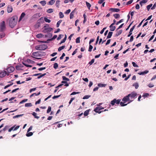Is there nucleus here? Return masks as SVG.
I'll return each instance as SVG.
<instances>
[{
	"label": "nucleus",
	"instance_id": "obj_28",
	"mask_svg": "<svg viewBox=\"0 0 156 156\" xmlns=\"http://www.w3.org/2000/svg\"><path fill=\"white\" fill-rule=\"evenodd\" d=\"M86 4L87 6V7L88 8V9L90 10V7L91 6V5L90 4L89 2H86Z\"/></svg>",
	"mask_w": 156,
	"mask_h": 156
},
{
	"label": "nucleus",
	"instance_id": "obj_52",
	"mask_svg": "<svg viewBox=\"0 0 156 156\" xmlns=\"http://www.w3.org/2000/svg\"><path fill=\"white\" fill-rule=\"evenodd\" d=\"M51 107L50 106H49L48 107V109L47 110V113H49L51 111Z\"/></svg>",
	"mask_w": 156,
	"mask_h": 156
},
{
	"label": "nucleus",
	"instance_id": "obj_25",
	"mask_svg": "<svg viewBox=\"0 0 156 156\" xmlns=\"http://www.w3.org/2000/svg\"><path fill=\"white\" fill-rule=\"evenodd\" d=\"M106 85V84H103L101 83H99L98 84V86L99 87H105Z\"/></svg>",
	"mask_w": 156,
	"mask_h": 156
},
{
	"label": "nucleus",
	"instance_id": "obj_39",
	"mask_svg": "<svg viewBox=\"0 0 156 156\" xmlns=\"http://www.w3.org/2000/svg\"><path fill=\"white\" fill-rule=\"evenodd\" d=\"M59 17L60 18H63L64 16V15L63 13L61 12H59Z\"/></svg>",
	"mask_w": 156,
	"mask_h": 156
},
{
	"label": "nucleus",
	"instance_id": "obj_21",
	"mask_svg": "<svg viewBox=\"0 0 156 156\" xmlns=\"http://www.w3.org/2000/svg\"><path fill=\"white\" fill-rule=\"evenodd\" d=\"M55 2V0H51L48 2V4L50 5H52Z\"/></svg>",
	"mask_w": 156,
	"mask_h": 156
},
{
	"label": "nucleus",
	"instance_id": "obj_38",
	"mask_svg": "<svg viewBox=\"0 0 156 156\" xmlns=\"http://www.w3.org/2000/svg\"><path fill=\"white\" fill-rule=\"evenodd\" d=\"M113 16L115 19H117L120 17V15L117 13L115 14Z\"/></svg>",
	"mask_w": 156,
	"mask_h": 156
},
{
	"label": "nucleus",
	"instance_id": "obj_23",
	"mask_svg": "<svg viewBox=\"0 0 156 156\" xmlns=\"http://www.w3.org/2000/svg\"><path fill=\"white\" fill-rule=\"evenodd\" d=\"M133 86L135 87L136 89H137L139 87V84L137 83H133Z\"/></svg>",
	"mask_w": 156,
	"mask_h": 156
},
{
	"label": "nucleus",
	"instance_id": "obj_37",
	"mask_svg": "<svg viewBox=\"0 0 156 156\" xmlns=\"http://www.w3.org/2000/svg\"><path fill=\"white\" fill-rule=\"evenodd\" d=\"M25 106L26 107H31L32 106V105L31 103H27L25 104Z\"/></svg>",
	"mask_w": 156,
	"mask_h": 156
},
{
	"label": "nucleus",
	"instance_id": "obj_10",
	"mask_svg": "<svg viewBox=\"0 0 156 156\" xmlns=\"http://www.w3.org/2000/svg\"><path fill=\"white\" fill-rule=\"evenodd\" d=\"M13 9L12 6L11 5H9L7 7V11L8 13H10L12 12Z\"/></svg>",
	"mask_w": 156,
	"mask_h": 156
},
{
	"label": "nucleus",
	"instance_id": "obj_17",
	"mask_svg": "<svg viewBox=\"0 0 156 156\" xmlns=\"http://www.w3.org/2000/svg\"><path fill=\"white\" fill-rule=\"evenodd\" d=\"M110 10L113 12H118L120 11V10L119 9H115V8H111Z\"/></svg>",
	"mask_w": 156,
	"mask_h": 156
},
{
	"label": "nucleus",
	"instance_id": "obj_32",
	"mask_svg": "<svg viewBox=\"0 0 156 156\" xmlns=\"http://www.w3.org/2000/svg\"><path fill=\"white\" fill-rule=\"evenodd\" d=\"M46 75V73H44L43 74L41 73V74H40V75H39V76L37 77V79H40L42 77L44 76H45Z\"/></svg>",
	"mask_w": 156,
	"mask_h": 156
},
{
	"label": "nucleus",
	"instance_id": "obj_43",
	"mask_svg": "<svg viewBox=\"0 0 156 156\" xmlns=\"http://www.w3.org/2000/svg\"><path fill=\"white\" fill-rule=\"evenodd\" d=\"M62 22V20H59L57 22V24H56V27H59L60 24Z\"/></svg>",
	"mask_w": 156,
	"mask_h": 156
},
{
	"label": "nucleus",
	"instance_id": "obj_46",
	"mask_svg": "<svg viewBox=\"0 0 156 156\" xmlns=\"http://www.w3.org/2000/svg\"><path fill=\"white\" fill-rule=\"evenodd\" d=\"M152 4H151L148 5L147 6V9L148 11H149L150 9L152 7Z\"/></svg>",
	"mask_w": 156,
	"mask_h": 156
},
{
	"label": "nucleus",
	"instance_id": "obj_36",
	"mask_svg": "<svg viewBox=\"0 0 156 156\" xmlns=\"http://www.w3.org/2000/svg\"><path fill=\"white\" fill-rule=\"evenodd\" d=\"M40 92H39L37 94H36V93H33V94H32L30 96V97H31L33 96H34V95H36V96H38V95H39L40 94Z\"/></svg>",
	"mask_w": 156,
	"mask_h": 156
},
{
	"label": "nucleus",
	"instance_id": "obj_8",
	"mask_svg": "<svg viewBox=\"0 0 156 156\" xmlns=\"http://www.w3.org/2000/svg\"><path fill=\"white\" fill-rule=\"evenodd\" d=\"M137 95V94L135 92H133L131 94H128V96L131 98H135Z\"/></svg>",
	"mask_w": 156,
	"mask_h": 156
},
{
	"label": "nucleus",
	"instance_id": "obj_61",
	"mask_svg": "<svg viewBox=\"0 0 156 156\" xmlns=\"http://www.w3.org/2000/svg\"><path fill=\"white\" fill-rule=\"evenodd\" d=\"M123 19H121L120 20H119V21L118 22L116 23V25H118L119 23L123 22Z\"/></svg>",
	"mask_w": 156,
	"mask_h": 156
},
{
	"label": "nucleus",
	"instance_id": "obj_54",
	"mask_svg": "<svg viewBox=\"0 0 156 156\" xmlns=\"http://www.w3.org/2000/svg\"><path fill=\"white\" fill-rule=\"evenodd\" d=\"M132 64L133 66L134 67H138V66L137 64H136V63L134 62H132Z\"/></svg>",
	"mask_w": 156,
	"mask_h": 156
},
{
	"label": "nucleus",
	"instance_id": "obj_15",
	"mask_svg": "<svg viewBox=\"0 0 156 156\" xmlns=\"http://www.w3.org/2000/svg\"><path fill=\"white\" fill-rule=\"evenodd\" d=\"M15 126L16 125H14L11 128V129L12 130H13V131H16L20 127L19 126H17L16 127H15Z\"/></svg>",
	"mask_w": 156,
	"mask_h": 156
},
{
	"label": "nucleus",
	"instance_id": "obj_9",
	"mask_svg": "<svg viewBox=\"0 0 156 156\" xmlns=\"http://www.w3.org/2000/svg\"><path fill=\"white\" fill-rule=\"evenodd\" d=\"M53 29L51 27H48L47 28H45V29H44L43 31L44 33H48L50 32Z\"/></svg>",
	"mask_w": 156,
	"mask_h": 156
},
{
	"label": "nucleus",
	"instance_id": "obj_58",
	"mask_svg": "<svg viewBox=\"0 0 156 156\" xmlns=\"http://www.w3.org/2000/svg\"><path fill=\"white\" fill-rule=\"evenodd\" d=\"M80 37H78L76 39V43H79L80 42Z\"/></svg>",
	"mask_w": 156,
	"mask_h": 156
},
{
	"label": "nucleus",
	"instance_id": "obj_26",
	"mask_svg": "<svg viewBox=\"0 0 156 156\" xmlns=\"http://www.w3.org/2000/svg\"><path fill=\"white\" fill-rule=\"evenodd\" d=\"M147 2V0H142L140 2V4L142 6V4L143 3H146Z\"/></svg>",
	"mask_w": 156,
	"mask_h": 156
},
{
	"label": "nucleus",
	"instance_id": "obj_50",
	"mask_svg": "<svg viewBox=\"0 0 156 156\" xmlns=\"http://www.w3.org/2000/svg\"><path fill=\"white\" fill-rule=\"evenodd\" d=\"M93 48V46L91 45L90 44L89 47V48L88 49V51H90V52L91 51H92V49Z\"/></svg>",
	"mask_w": 156,
	"mask_h": 156
},
{
	"label": "nucleus",
	"instance_id": "obj_48",
	"mask_svg": "<svg viewBox=\"0 0 156 156\" xmlns=\"http://www.w3.org/2000/svg\"><path fill=\"white\" fill-rule=\"evenodd\" d=\"M90 97V95H87L84 96L83 98V99H87Z\"/></svg>",
	"mask_w": 156,
	"mask_h": 156
},
{
	"label": "nucleus",
	"instance_id": "obj_34",
	"mask_svg": "<svg viewBox=\"0 0 156 156\" xmlns=\"http://www.w3.org/2000/svg\"><path fill=\"white\" fill-rule=\"evenodd\" d=\"M65 47L66 46L65 45H63L62 46L59 47L58 48V51H61L62 50L64 49L65 48Z\"/></svg>",
	"mask_w": 156,
	"mask_h": 156
},
{
	"label": "nucleus",
	"instance_id": "obj_1",
	"mask_svg": "<svg viewBox=\"0 0 156 156\" xmlns=\"http://www.w3.org/2000/svg\"><path fill=\"white\" fill-rule=\"evenodd\" d=\"M6 29L5 23L2 21L0 23V37L2 38L5 36V34L4 32Z\"/></svg>",
	"mask_w": 156,
	"mask_h": 156
},
{
	"label": "nucleus",
	"instance_id": "obj_62",
	"mask_svg": "<svg viewBox=\"0 0 156 156\" xmlns=\"http://www.w3.org/2000/svg\"><path fill=\"white\" fill-rule=\"evenodd\" d=\"M75 99V98H71L69 102V104H71V103H72V101Z\"/></svg>",
	"mask_w": 156,
	"mask_h": 156
},
{
	"label": "nucleus",
	"instance_id": "obj_18",
	"mask_svg": "<svg viewBox=\"0 0 156 156\" xmlns=\"http://www.w3.org/2000/svg\"><path fill=\"white\" fill-rule=\"evenodd\" d=\"M40 3L43 6H44L46 3V2L45 0L41 1L40 2Z\"/></svg>",
	"mask_w": 156,
	"mask_h": 156
},
{
	"label": "nucleus",
	"instance_id": "obj_59",
	"mask_svg": "<svg viewBox=\"0 0 156 156\" xmlns=\"http://www.w3.org/2000/svg\"><path fill=\"white\" fill-rule=\"evenodd\" d=\"M70 11H71L70 9H69L67 10L65 12V13L66 14H69L70 13Z\"/></svg>",
	"mask_w": 156,
	"mask_h": 156
},
{
	"label": "nucleus",
	"instance_id": "obj_20",
	"mask_svg": "<svg viewBox=\"0 0 156 156\" xmlns=\"http://www.w3.org/2000/svg\"><path fill=\"white\" fill-rule=\"evenodd\" d=\"M60 2V1L59 0H57L56 1V3H55V5L58 8L59 7Z\"/></svg>",
	"mask_w": 156,
	"mask_h": 156
},
{
	"label": "nucleus",
	"instance_id": "obj_31",
	"mask_svg": "<svg viewBox=\"0 0 156 156\" xmlns=\"http://www.w3.org/2000/svg\"><path fill=\"white\" fill-rule=\"evenodd\" d=\"M66 35H65V37L63 39V40L62 41H61V42L59 44H62L65 42L66 39Z\"/></svg>",
	"mask_w": 156,
	"mask_h": 156
},
{
	"label": "nucleus",
	"instance_id": "obj_53",
	"mask_svg": "<svg viewBox=\"0 0 156 156\" xmlns=\"http://www.w3.org/2000/svg\"><path fill=\"white\" fill-rule=\"evenodd\" d=\"M120 105L121 106H125L126 105H127V104H124V103L122 102H120Z\"/></svg>",
	"mask_w": 156,
	"mask_h": 156
},
{
	"label": "nucleus",
	"instance_id": "obj_56",
	"mask_svg": "<svg viewBox=\"0 0 156 156\" xmlns=\"http://www.w3.org/2000/svg\"><path fill=\"white\" fill-rule=\"evenodd\" d=\"M27 99H23V100H22L20 103V104H22L23 103H24V102H26V101H27Z\"/></svg>",
	"mask_w": 156,
	"mask_h": 156
},
{
	"label": "nucleus",
	"instance_id": "obj_42",
	"mask_svg": "<svg viewBox=\"0 0 156 156\" xmlns=\"http://www.w3.org/2000/svg\"><path fill=\"white\" fill-rule=\"evenodd\" d=\"M43 36V35L42 34H40L37 35L36 37L38 38H41Z\"/></svg>",
	"mask_w": 156,
	"mask_h": 156
},
{
	"label": "nucleus",
	"instance_id": "obj_4",
	"mask_svg": "<svg viewBox=\"0 0 156 156\" xmlns=\"http://www.w3.org/2000/svg\"><path fill=\"white\" fill-rule=\"evenodd\" d=\"M120 101V99L117 100L116 99H114L111 101V104L112 105H115V104L118 105L119 104Z\"/></svg>",
	"mask_w": 156,
	"mask_h": 156
},
{
	"label": "nucleus",
	"instance_id": "obj_49",
	"mask_svg": "<svg viewBox=\"0 0 156 156\" xmlns=\"http://www.w3.org/2000/svg\"><path fill=\"white\" fill-rule=\"evenodd\" d=\"M94 59H92L89 62V64L90 65H91L94 62Z\"/></svg>",
	"mask_w": 156,
	"mask_h": 156
},
{
	"label": "nucleus",
	"instance_id": "obj_33",
	"mask_svg": "<svg viewBox=\"0 0 156 156\" xmlns=\"http://www.w3.org/2000/svg\"><path fill=\"white\" fill-rule=\"evenodd\" d=\"M39 52H40V53H39V54H40V55H39V56H44L45 55V53L43 51H39Z\"/></svg>",
	"mask_w": 156,
	"mask_h": 156
},
{
	"label": "nucleus",
	"instance_id": "obj_40",
	"mask_svg": "<svg viewBox=\"0 0 156 156\" xmlns=\"http://www.w3.org/2000/svg\"><path fill=\"white\" fill-rule=\"evenodd\" d=\"M33 134V133L31 132L27 133L26 134L27 136L29 137L32 136Z\"/></svg>",
	"mask_w": 156,
	"mask_h": 156
},
{
	"label": "nucleus",
	"instance_id": "obj_7",
	"mask_svg": "<svg viewBox=\"0 0 156 156\" xmlns=\"http://www.w3.org/2000/svg\"><path fill=\"white\" fill-rule=\"evenodd\" d=\"M9 75V74L8 73L5 71H4L3 72L0 73V77H3L5 76L6 75Z\"/></svg>",
	"mask_w": 156,
	"mask_h": 156
},
{
	"label": "nucleus",
	"instance_id": "obj_19",
	"mask_svg": "<svg viewBox=\"0 0 156 156\" xmlns=\"http://www.w3.org/2000/svg\"><path fill=\"white\" fill-rule=\"evenodd\" d=\"M112 33H113L112 32H109L108 33V35L107 36V38L108 39L110 38L112 35Z\"/></svg>",
	"mask_w": 156,
	"mask_h": 156
},
{
	"label": "nucleus",
	"instance_id": "obj_29",
	"mask_svg": "<svg viewBox=\"0 0 156 156\" xmlns=\"http://www.w3.org/2000/svg\"><path fill=\"white\" fill-rule=\"evenodd\" d=\"M87 110L85 111L84 113V115L85 116H87L89 113V110Z\"/></svg>",
	"mask_w": 156,
	"mask_h": 156
},
{
	"label": "nucleus",
	"instance_id": "obj_64",
	"mask_svg": "<svg viewBox=\"0 0 156 156\" xmlns=\"http://www.w3.org/2000/svg\"><path fill=\"white\" fill-rule=\"evenodd\" d=\"M16 68L17 70H20L21 69L20 68V66H16Z\"/></svg>",
	"mask_w": 156,
	"mask_h": 156
},
{
	"label": "nucleus",
	"instance_id": "obj_44",
	"mask_svg": "<svg viewBox=\"0 0 156 156\" xmlns=\"http://www.w3.org/2000/svg\"><path fill=\"white\" fill-rule=\"evenodd\" d=\"M23 115V114L17 115H15V116H14L13 117V119H15V118H18V117H21L22 115Z\"/></svg>",
	"mask_w": 156,
	"mask_h": 156
},
{
	"label": "nucleus",
	"instance_id": "obj_63",
	"mask_svg": "<svg viewBox=\"0 0 156 156\" xmlns=\"http://www.w3.org/2000/svg\"><path fill=\"white\" fill-rule=\"evenodd\" d=\"M149 96V94L148 93H145L143 95V96L144 98H146V97H147L148 96Z\"/></svg>",
	"mask_w": 156,
	"mask_h": 156
},
{
	"label": "nucleus",
	"instance_id": "obj_60",
	"mask_svg": "<svg viewBox=\"0 0 156 156\" xmlns=\"http://www.w3.org/2000/svg\"><path fill=\"white\" fill-rule=\"evenodd\" d=\"M62 36L63 37V35L62 34H60L57 38V40H58L62 38Z\"/></svg>",
	"mask_w": 156,
	"mask_h": 156
},
{
	"label": "nucleus",
	"instance_id": "obj_12",
	"mask_svg": "<svg viewBox=\"0 0 156 156\" xmlns=\"http://www.w3.org/2000/svg\"><path fill=\"white\" fill-rule=\"evenodd\" d=\"M135 25H134L132 27V28H131L130 29L129 33V34L128 35V37H130L132 35V32L133 31L134 29L135 28Z\"/></svg>",
	"mask_w": 156,
	"mask_h": 156
},
{
	"label": "nucleus",
	"instance_id": "obj_16",
	"mask_svg": "<svg viewBox=\"0 0 156 156\" xmlns=\"http://www.w3.org/2000/svg\"><path fill=\"white\" fill-rule=\"evenodd\" d=\"M39 53H40V52H39V51H37L35 52H34L32 53V55L35 57H38L39 56V55H40V54H39Z\"/></svg>",
	"mask_w": 156,
	"mask_h": 156
},
{
	"label": "nucleus",
	"instance_id": "obj_51",
	"mask_svg": "<svg viewBox=\"0 0 156 156\" xmlns=\"http://www.w3.org/2000/svg\"><path fill=\"white\" fill-rule=\"evenodd\" d=\"M13 84V83H12L11 84H9L8 85H7L6 86H5L4 87V89H6V88H7V87H10V86H12V84Z\"/></svg>",
	"mask_w": 156,
	"mask_h": 156
},
{
	"label": "nucleus",
	"instance_id": "obj_11",
	"mask_svg": "<svg viewBox=\"0 0 156 156\" xmlns=\"http://www.w3.org/2000/svg\"><path fill=\"white\" fill-rule=\"evenodd\" d=\"M100 110V108L98 107H96L94 110V111L95 112L97 113H98L99 114L101 113L102 112H103L102 111H99Z\"/></svg>",
	"mask_w": 156,
	"mask_h": 156
},
{
	"label": "nucleus",
	"instance_id": "obj_57",
	"mask_svg": "<svg viewBox=\"0 0 156 156\" xmlns=\"http://www.w3.org/2000/svg\"><path fill=\"white\" fill-rule=\"evenodd\" d=\"M80 93V92H76L75 91H74L73 92H72L71 94V95H73L76 94H78Z\"/></svg>",
	"mask_w": 156,
	"mask_h": 156
},
{
	"label": "nucleus",
	"instance_id": "obj_27",
	"mask_svg": "<svg viewBox=\"0 0 156 156\" xmlns=\"http://www.w3.org/2000/svg\"><path fill=\"white\" fill-rule=\"evenodd\" d=\"M25 13H24V12L22 13L21 14V16H20V18L19 20V21H20V20H21V19L23 17H24V16H25Z\"/></svg>",
	"mask_w": 156,
	"mask_h": 156
},
{
	"label": "nucleus",
	"instance_id": "obj_45",
	"mask_svg": "<svg viewBox=\"0 0 156 156\" xmlns=\"http://www.w3.org/2000/svg\"><path fill=\"white\" fill-rule=\"evenodd\" d=\"M58 66V64L56 63H55L54 64L53 67L55 69H56L57 68V67Z\"/></svg>",
	"mask_w": 156,
	"mask_h": 156
},
{
	"label": "nucleus",
	"instance_id": "obj_55",
	"mask_svg": "<svg viewBox=\"0 0 156 156\" xmlns=\"http://www.w3.org/2000/svg\"><path fill=\"white\" fill-rule=\"evenodd\" d=\"M133 0H131L129 1L128 2H127L126 4V5H128L131 4V3H132V2H133Z\"/></svg>",
	"mask_w": 156,
	"mask_h": 156
},
{
	"label": "nucleus",
	"instance_id": "obj_3",
	"mask_svg": "<svg viewBox=\"0 0 156 156\" xmlns=\"http://www.w3.org/2000/svg\"><path fill=\"white\" fill-rule=\"evenodd\" d=\"M48 47L45 44H42L36 46L35 48L37 50L42 51L46 49Z\"/></svg>",
	"mask_w": 156,
	"mask_h": 156
},
{
	"label": "nucleus",
	"instance_id": "obj_24",
	"mask_svg": "<svg viewBox=\"0 0 156 156\" xmlns=\"http://www.w3.org/2000/svg\"><path fill=\"white\" fill-rule=\"evenodd\" d=\"M111 25L109 27L110 28V30L111 31H114L115 29V27L114 26H112V27Z\"/></svg>",
	"mask_w": 156,
	"mask_h": 156
},
{
	"label": "nucleus",
	"instance_id": "obj_13",
	"mask_svg": "<svg viewBox=\"0 0 156 156\" xmlns=\"http://www.w3.org/2000/svg\"><path fill=\"white\" fill-rule=\"evenodd\" d=\"M149 71L148 70H146L143 72H139L138 73V74L140 75H144L145 74L147 73Z\"/></svg>",
	"mask_w": 156,
	"mask_h": 156
},
{
	"label": "nucleus",
	"instance_id": "obj_41",
	"mask_svg": "<svg viewBox=\"0 0 156 156\" xmlns=\"http://www.w3.org/2000/svg\"><path fill=\"white\" fill-rule=\"evenodd\" d=\"M44 20L46 22H47L48 23H50L51 21L50 20L48 19L46 17H44Z\"/></svg>",
	"mask_w": 156,
	"mask_h": 156
},
{
	"label": "nucleus",
	"instance_id": "obj_2",
	"mask_svg": "<svg viewBox=\"0 0 156 156\" xmlns=\"http://www.w3.org/2000/svg\"><path fill=\"white\" fill-rule=\"evenodd\" d=\"M18 18L16 16H12L10 18L9 22V26L12 28L16 25L17 21Z\"/></svg>",
	"mask_w": 156,
	"mask_h": 156
},
{
	"label": "nucleus",
	"instance_id": "obj_6",
	"mask_svg": "<svg viewBox=\"0 0 156 156\" xmlns=\"http://www.w3.org/2000/svg\"><path fill=\"white\" fill-rule=\"evenodd\" d=\"M15 70L13 66H10L8 67L6 69L7 73L9 74V73L12 72Z\"/></svg>",
	"mask_w": 156,
	"mask_h": 156
},
{
	"label": "nucleus",
	"instance_id": "obj_14",
	"mask_svg": "<svg viewBox=\"0 0 156 156\" xmlns=\"http://www.w3.org/2000/svg\"><path fill=\"white\" fill-rule=\"evenodd\" d=\"M117 30V29L116 30V33L115 34L116 36H118L122 32V30Z\"/></svg>",
	"mask_w": 156,
	"mask_h": 156
},
{
	"label": "nucleus",
	"instance_id": "obj_35",
	"mask_svg": "<svg viewBox=\"0 0 156 156\" xmlns=\"http://www.w3.org/2000/svg\"><path fill=\"white\" fill-rule=\"evenodd\" d=\"M53 12V10L52 9H48L47 11V12L49 13H51L52 12Z\"/></svg>",
	"mask_w": 156,
	"mask_h": 156
},
{
	"label": "nucleus",
	"instance_id": "obj_30",
	"mask_svg": "<svg viewBox=\"0 0 156 156\" xmlns=\"http://www.w3.org/2000/svg\"><path fill=\"white\" fill-rule=\"evenodd\" d=\"M32 115L34 117L37 119H39V116H37V113H35V112H33L32 113Z\"/></svg>",
	"mask_w": 156,
	"mask_h": 156
},
{
	"label": "nucleus",
	"instance_id": "obj_47",
	"mask_svg": "<svg viewBox=\"0 0 156 156\" xmlns=\"http://www.w3.org/2000/svg\"><path fill=\"white\" fill-rule=\"evenodd\" d=\"M62 78L63 80H66L67 81H69V79L66 78V77L65 76H62Z\"/></svg>",
	"mask_w": 156,
	"mask_h": 156
},
{
	"label": "nucleus",
	"instance_id": "obj_5",
	"mask_svg": "<svg viewBox=\"0 0 156 156\" xmlns=\"http://www.w3.org/2000/svg\"><path fill=\"white\" fill-rule=\"evenodd\" d=\"M129 96H128V94L125 97H124L123 99H122V100L124 102H126L127 101H129V102L128 103H129L130 102L132 101H131L129 99Z\"/></svg>",
	"mask_w": 156,
	"mask_h": 156
},
{
	"label": "nucleus",
	"instance_id": "obj_22",
	"mask_svg": "<svg viewBox=\"0 0 156 156\" xmlns=\"http://www.w3.org/2000/svg\"><path fill=\"white\" fill-rule=\"evenodd\" d=\"M74 11H72L70 14V18L72 19L74 17Z\"/></svg>",
	"mask_w": 156,
	"mask_h": 156
}]
</instances>
